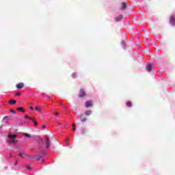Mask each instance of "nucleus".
Returning a JSON list of instances; mask_svg holds the SVG:
<instances>
[{
    "mask_svg": "<svg viewBox=\"0 0 175 175\" xmlns=\"http://www.w3.org/2000/svg\"><path fill=\"white\" fill-rule=\"evenodd\" d=\"M54 114H55V116H57L58 114V113L56 112Z\"/></svg>",
    "mask_w": 175,
    "mask_h": 175,
    "instance_id": "a878e982",
    "label": "nucleus"
},
{
    "mask_svg": "<svg viewBox=\"0 0 175 175\" xmlns=\"http://www.w3.org/2000/svg\"><path fill=\"white\" fill-rule=\"evenodd\" d=\"M72 131H76V126L75 124H72Z\"/></svg>",
    "mask_w": 175,
    "mask_h": 175,
    "instance_id": "412c9836",
    "label": "nucleus"
},
{
    "mask_svg": "<svg viewBox=\"0 0 175 175\" xmlns=\"http://www.w3.org/2000/svg\"><path fill=\"white\" fill-rule=\"evenodd\" d=\"M10 112L12 113L13 114H16V111L11 110Z\"/></svg>",
    "mask_w": 175,
    "mask_h": 175,
    "instance_id": "4be33fe9",
    "label": "nucleus"
},
{
    "mask_svg": "<svg viewBox=\"0 0 175 175\" xmlns=\"http://www.w3.org/2000/svg\"><path fill=\"white\" fill-rule=\"evenodd\" d=\"M25 118H26V120H30L32 121V122H33V124L35 126H38V122H36V120H35L34 118H31L28 116H25Z\"/></svg>",
    "mask_w": 175,
    "mask_h": 175,
    "instance_id": "f03ea898",
    "label": "nucleus"
},
{
    "mask_svg": "<svg viewBox=\"0 0 175 175\" xmlns=\"http://www.w3.org/2000/svg\"><path fill=\"white\" fill-rule=\"evenodd\" d=\"M72 76L73 79H76V77H77V74L73 73Z\"/></svg>",
    "mask_w": 175,
    "mask_h": 175,
    "instance_id": "6ab92c4d",
    "label": "nucleus"
},
{
    "mask_svg": "<svg viewBox=\"0 0 175 175\" xmlns=\"http://www.w3.org/2000/svg\"><path fill=\"white\" fill-rule=\"evenodd\" d=\"M27 169H31V168L29 167H28Z\"/></svg>",
    "mask_w": 175,
    "mask_h": 175,
    "instance_id": "c85d7f7f",
    "label": "nucleus"
},
{
    "mask_svg": "<svg viewBox=\"0 0 175 175\" xmlns=\"http://www.w3.org/2000/svg\"><path fill=\"white\" fill-rule=\"evenodd\" d=\"M92 113V111H87L85 114V116H91Z\"/></svg>",
    "mask_w": 175,
    "mask_h": 175,
    "instance_id": "ddd939ff",
    "label": "nucleus"
},
{
    "mask_svg": "<svg viewBox=\"0 0 175 175\" xmlns=\"http://www.w3.org/2000/svg\"><path fill=\"white\" fill-rule=\"evenodd\" d=\"M5 118H6V117L4 118V120H5Z\"/></svg>",
    "mask_w": 175,
    "mask_h": 175,
    "instance_id": "c756f323",
    "label": "nucleus"
},
{
    "mask_svg": "<svg viewBox=\"0 0 175 175\" xmlns=\"http://www.w3.org/2000/svg\"><path fill=\"white\" fill-rule=\"evenodd\" d=\"M122 46L123 49H125V41L122 42Z\"/></svg>",
    "mask_w": 175,
    "mask_h": 175,
    "instance_id": "a211bd4d",
    "label": "nucleus"
},
{
    "mask_svg": "<svg viewBox=\"0 0 175 175\" xmlns=\"http://www.w3.org/2000/svg\"><path fill=\"white\" fill-rule=\"evenodd\" d=\"M24 136H25V137H31V135L28 133H24Z\"/></svg>",
    "mask_w": 175,
    "mask_h": 175,
    "instance_id": "f3484780",
    "label": "nucleus"
},
{
    "mask_svg": "<svg viewBox=\"0 0 175 175\" xmlns=\"http://www.w3.org/2000/svg\"><path fill=\"white\" fill-rule=\"evenodd\" d=\"M122 20V15H120L119 16L116 18V21H121Z\"/></svg>",
    "mask_w": 175,
    "mask_h": 175,
    "instance_id": "9d476101",
    "label": "nucleus"
},
{
    "mask_svg": "<svg viewBox=\"0 0 175 175\" xmlns=\"http://www.w3.org/2000/svg\"><path fill=\"white\" fill-rule=\"evenodd\" d=\"M16 137H17V135H12V134L8 135L10 144H16Z\"/></svg>",
    "mask_w": 175,
    "mask_h": 175,
    "instance_id": "f257e3e1",
    "label": "nucleus"
},
{
    "mask_svg": "<svg viewBox=\"0 0 175 175\" xmlns=\"http://www.w3.org/2000/svg\"><path fill=\"white\" fill-rule=\"evenodd\" d=\"M29 109H30V110H33V107H32V106H30V107H29Z\"/></svg>",
    "mask_w": 175,
    "mask_h": 175,
    "instance_id": "b1692460",
    "label": "nucleus"
},
{
    "mask_svg": "<svg viewBox=\"0 0 175 175\" xmlns=\"http://www.w3.org/2000/svg\"><path fill=\"white\" fill-rule=\"evenodd\" d=\"M147 72H151L152 70V64L148 63L146 64Z\"/></svg>",
    "mask_w": 175,
    "mask_h": 175,
    "instance_id": "20e7f679",
    "label": "nucleus"
},
{
    "mask_svg": "<svg viewBox=\"0 0 175 175\" xmlns=\"http://www.w3.org/2000/svg\"><path fill=\"white\" fill-rule=\"evenodd\" d=\"M92 106V101H87L85 103V107H91Z\"/></svg>",
    "mask_w": 175,
    "mask_h": 175,
    "instance_id": "6e6552de",
    "label": "nucleus"
},
{
    "mask_svg": "<svg viewBox=\"0 0 175 175\" xmlns=\"http://www.w3.org/2000/svg\"><path fill=\"white\" fill-rule=\"evenodd\" d=\"M20 157H21V158H25V157H27V154L20 152L19 153Z\"/></svg>",
    "mask_w": 175,
    "mask_h": 175,
    "instance_id": "f8f14e48",
    "label": "nucleus"
},
{
    "mask_svg": "<svg viewBox=\"0 0 175 175\" xmlns=\"http://www.w3.org/2000/svg\"><path fill=\"white\" fill-rule=\"evenodd\" d=\"M18 110L19 111H22V113H24L25 111L24 110V108H23V107H18Z\"/></svg>",
    "mask_w": 175,
    "mask_h": 175,
    "instance_id": "4468645a",
    "label": "nucleus"
},
{
    "mask_svg": "<svg viewBox=\"0 0 175 175\" xmlns=\"http://www.w3.org/2000/svg\"><path fill=\"white\" fill-rule=\"evenodd\" d=\"M23 87H24L23 83H20L16 85V88H18V90H21V88H23Z\"/></svg>",
    "mask_w": 175,
    "mask_h": 175,
    "instance_id": "0eeeda50",
    "label": "nucleus"
},
{
    "mask_svg": "<svg viewBox=\"0 0 175 175\" xmlns=\"http://www.w3.org/2000/svg\"><path fill=\"white\" fill-rule=\"evenodd\" d=\"M21 93H20V92H17V93H16V96H18V95H21Z\"/></svg>",
    "mask_w": 175,
    "mask_h": 175,
    "instance_id": "5701e85b",
    "label": "nucleus"
},
{
    "mask_svg": "<svg viewBox=\"0 0 175 175\" xmlns=\"http://www.w3.org/2000/svg\"><path fill=\"white\" fill-rule=\"evenodd\" d=\"M36 111H40V107H36Z\"/></svg>",
    "mask_w": 175,
    "mask_h": 175,
    "instance_id": "aec40b11",
    "label": "nucleus"
},
{
    "mask_svg": "<svg viewBox=\"0 0 175 175\" xmlns=\"http://www.w3.org/2000/svg\"><path fill=\"white\" fill-rule=\"evenodd\" d=\"M170 23L172 24L173 26L175 25V18L174 15H172L170 18Z\"/></svg>",
    "mask_w": 175,
    "mask_h": 175,
    "instance_id": "39448f33",
    "label": "nucleus"
},
{
    "mask_svg": "<svg viewBox=\"0 0 175 175\" xmlns=\"http://www.w3.org/2000/svg\"><path fill=\"white\" fill-rule=\"evenodd\" d=\"M126 106H127L128 107H131L132 106V103H131V102H127V103H126Z\"/></svg>",
    "mask_w": 175,
    "mask_h": 175,
    "instance_id": "2eb2a0df",
    "label": "nucleus"
},
{
    "mask_svg": "<svg viewBox=\"0 0 175 175\" xmlns=\"http://www.w3.org/2000/svg\"><path fill=\"white\" fill-rule=\"evenodd\" d=\"M79 97L80 98H83V96H85V92H84V90L83 89H81L80 91H79Z\"/></svg>",
    "mask_w": 175,
    "mask_h": 175,
    "instance_id": "423d86ee",
    "label": "nucleus"
},
{
    "mask_svg": "<svg viewBox=\"0 0 175 175\" xmlns=\"http://www.w3.org/2000/svg\"><path fill=\"white\" fill-rule=\"evenodd\" d=\"M45 143L46 144V148H49L51 146L50 138L49 137H45Z\"/></svg>",
    "mask_w": 175,
    "mask_h": 175,
    "instance_id": "7ed1b4c3",
    "label": "nucleus"
},
{
    "mask_svg": "<svg viewBox=\"0 0 175 175\" xmlns=\"http://www.w3.org/2000/svg\"><path fill=\"white\" fill-rule=\"evenodd\" d=\"M81 120L82 122H85V121H87V119H85V118H83V116H81Z\"/></svg>",
    "mask_w": 175,
    "mask_h": 175,
    "instance_id": "dca6fc26",
    "label": "nucleus"
},
{
    "mask_svg": "<svg viewBox=\"0 0 175 175\" xmlns=\"http://www.w3.org/2000/svg\"><path fill=\"white\" fill-rule=\"evenodd\" d=\"M126 8V3H122V8H121V10H124V9Z\"/></svg>",
    "mask_w": 175,
    "mask_h": 175,
    "instance_id": "1a4fd4ad",
    "label": "nucleus"
},
{
    "mask_svg": "<svg viewBox=\"0 0 175 175\" xmlns=\"http://www.w3.org/2000/svg\"><path fill=\"white\" fill-rule=\"evenodd\" d=\"M42 128H44V129L46 128V126H45V125H43V126H42Z\"/></svg>",
    "mask_w": 175,
    "mask_h": 175,
    "instance_id": "bb28decb",
    "label": "nucleus"
},
{
    "mask_svg": "<svg viewBox=\"0 0 175 175\" xmlns=\"http://www.w3.org/2000/svg\"><path fill=\"white\" fill-rule=\"evenodd\" d=\"M68 142H69V139H66V142L68 143Z\"/></svg>",
    "mask_w": 175,
    "mask_h": 175,
    "instance_id": "cd10ccee",
    "label": "nucleus"
},
{
    "mask_svg": "<svg viewBox=\"0 0 175 175\" xmlns=\"http://www.w3.org/2000/svg\"><path fill=\"white\" fill-rule=\"evenodd\" d=\"M58 125H62V124H61V122H58Z\"/></svg>",
    "mask_w": 175,
    "mask_h": 175,
    "instance_id": "393cba45",
    "label": "nucleus"
},
{
    "mask_svg": "<svg viewBox=\"0 0 175 175\" xmlns=\"http://www.w3.org/2000/svg\"><path fill=\"white\" fill-rule=\"evenodd\" d=\"M8 103H9L10 105H15L16 100H10L8 102Z\"/></svg>",
    "mask_w": 175,
    "mask_h": 175,
    "instance_id": "9b49d317",
    "label": "nucleus"
}]
</instances>
